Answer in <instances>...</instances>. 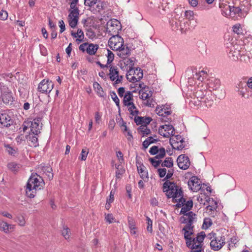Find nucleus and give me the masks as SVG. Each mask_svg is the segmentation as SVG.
<instances>
[{"instance_id":"1","label":"nucleus","mask_w":252,"mask_h":252,"mask_svg":"<svg viewBox=\"0 0 252 252\" xmlns=\"http://www.w3.org/2000/svg\"><path fill=\"white\" fill-rule=\"evenodd\" d=\"M44 182L42 178L37 173H32L27 184L26 195L31 198H33L37 190L43 188Z\"/></svg>"},{"instance_id":"2","label":"nucleus","mask_w":252,"mask_h":252,"mask_svg":"<svg viewBox=\"0 0 252 252\" xmlns=\"http://www.w3.org/2000/svg\"><path fill=\"white\" fill-rule=\"evenodd\" d=\"M193 215L192 213H190L189 216L182 219V223L186 224V225L183 227V231H184V238L186 240V244L188 247H191V244H196L197 242L196 241V237L192 238L191 235L193 234V229L194 225L193 223L194 222L195 219L192 217Z\"/></svg>"},{"instance_id":"3","label":"nucleus","mask_w":252,"mask_h":252,"mask_svg":"<svg viewBox=\"0 0 252 252\" xmlns=\"http://www.w3.org/2000/svg\"><path fill=\"white\" fill-rule=\"evenodd\" d=\"M163 191L165 192L168 198H173L177 201V198L181 196L183 193L182 188L176 183L169 180L165 181L163 184Z\"/></svg>"},{"instance_id":"4","label":"nucleus","mask_w":252,"mask_h":252,"mask_svg":"<svg viewBox=\"0 0 252 252\" xmlns=\"http://www.w3.org/2000/svg\"><path fill=\"white\" fill-rule=\"evenodd\" d=\"M230 46H227V48L230 49L228 55L229 57L231 58L233 60L237 61L239 60V57H242L246 54V50L243 45L233 42L230 43Z\"/></svg>"},{"instance_id":"5","label":"nucleus","mask_w":252,"mask_h":252,"mask_svg":"<svg viewBox=\"0 0 252 252\" xmlns=\"http://www.w3.org/2000/svg\"><path fill=\"white\" fill-rule=\"evenodd\" d=\"M208 237L211 240L210 247L212 250L217 251L220 250L225 245L224 236H217L215 233H210L208 235Z\"/></svg>"},{"instance_id":"6","label":"nucleus","mask_w":252,"mask_h":252,"mask_svg":"<svg viewBox=\"0 0 252 252\" xmlns=\"http://www.w3.org/2000/svg\"><path fill=\"white\" fill-rule=\"evenodd\" d=\"M116 35L112 34V36L110 38L108 43L110 47L113 50H118L123 46L124 39L118 33Z\"/></svg>"},{"instance_id":"7","label":"nucleus","mask_w":252,"mask_h":252,"mask_svg":"<svg viewBox=\"0 0 252 252\" xmlns=\"http://www.w3.org/2000/svg\"><path fill=\"white\" fill-rule=\"evenodd\" d=\"M193 206V202L192 200H189L187 201V202L184 204V206H182V208L180 211V214H182L184 215L182 216L180 218V221L182 223V219L184 218L185 219V217H188V216H189V215L190 213H192L194 215H191L190 214V216H192L193 218L195 219L194 222L196 221L197 220V217L196 215L193 212L190 211L188 212L189 211L192 207Z\"/></svg>"},{"instance_id":"8","label":"nucleus","mask_w":252,"mask_h":252,"mask_svg":"<svg viewBox=\"0 0 252 252\" xmlns=\"http://www.w3.org/2000/svg\"><path fill=\"white\" fill-rule=\"evenodd\" d=\"M54 87V84L49 80H43L38 85V90L41 93L49 94Z\"/></svg>"},{"instance_id":"9","label":"nucleus","mask_w":252,"mask_h":252,"mask_svg":"<svg viewBox=\"0 0 252 252\" xmlns=\"http://www.w3.org/2000/svg\"><path fill=\"white\" fill-rule=\"evenodd\" d=\"M0 90L1 91V98L4 103L8 104L12 101L13 97L11 93L7 91L8 88L1 82H0Z\"/></svg>"},{"instance_id":"10","label":"nucleus","mask_w":252,"mask_h":252,"mask_svg":"<svg viewBox=\"0 0 252 252\" xmlns=\"http://www.w3.org/2000/svg\"><path fill=\"white\" fill-rule=\"evenodd\" d=\"M107 26V32L110 34L118 33L121 30L120 23L116 20L108 22Z\"/></svg>"},{"instance_id":"11","label":"nucleus","mask_w":252,"mask_h":252,"mask_svg":"<svg viewBox=\"0 0 252 252\" xmlns=\"http://www.w3.org/2000/svg\"><path fill=\"white\" fill-rule=\"evenodd\" d=\"M177 162L178 167L183 170L187 169L190 164L189 157L185 155H180L177 159Z\"/></svg>"},{"instance_id":"12","label":"nucleus","mask_w":252,"mask_h":252,"mask_svg":"<svg viewBox=\"0 0 252 252\" xmlns=\"http://www.w3.org/2000/svg\"><path fill=\"white\" fill-rule=\"evenodd\" d=\"M200 181L196 176H192L188 182L189 188L193 191H197L201 188Z\"/></svg>"},{"instance_id":"13","label":"nucleus","mask_w":252,"mask_h":252,"mask_svg":"<svg viewBox=\"0 0 252 252\" xmlns=\"http://www.w3.org/2000/svg\"><path fill=\"white\" fill-rule=\"evenodd\" d=\"M134 75L135 76H132L131 79H129L128 75L126 74L127 79L129 81H132L133 82H136L139 81L143 76V70L139 67H134Z\"/></svg>"},{"instance_id":"14","label":"nucleus","mask_w":252,"mask_h":252,"mask_svg":"<svg viewBox=\"0 0 252 252\" xmlns=\"http://www.w3.org/2000/svg\"><path fill=\"white\" fill-rule=\"evenodd\" d=\"M0 123L5 127H9L13 124V120L10 116L6 113L0 114Z\"/></svg>"},{"instance_id":"15","label":"nucleus","mask_w":252,"mask_h":252,"mask_svg":"<svg viewBox=\"0 0 252 252\" xmlns=\"http://www.w3.org/2000/svg\"><path fill=\"white\" fill-rule=\"evenodd\" d=\"M238 86V92L242 97L247 99L252 98V91L247 90V89L244 90L241 82L239 83Z\"/></svg>"},{"instance_id":"16","label":"nucleus","mask_w":252,"mask_h":252,"mask_svg":"<svg viewBox=\"0 0 252 252\" xmlns=\"http://www.w3.org/2000/svg\"><path fill=\"white\" fill-rule=\"evenodd\" d=\"M118 55L122 59H126L130 55V49L129 48L123 44V47L117 50Z\"/></svg>"},{"instance_id":"17","label":"nucleus","mask_w":252,"mask_h":252,"mask_svg":"<svg viewBox=\"0 0 252 252\" xmlns=\"http://www.w3.org/2000/svg\"><path fill=\"white\" fill-rule=\"evenodd\" d=\"M14 229V225L8 224L7 222L0 220V231H3L5 233H8Z\"/></svg>"},{"instance_id":"18","label":"nucleus","mask_w":252,"mask_h":252,"mask_svg":"<svg viewBox=\"0 0 252 252\" xmlns=\"http://www.w3.org/2000/svg\"><path fill=\"white\" fill-rule=\"evenodd\" d=\"M75 11L68 15V22L72 28H74L78 23L79 14H75Z\"/></svg>"},{"instance_id":"19","label":"nucleus","mask_w":252,"mask_h":252,"mask_svg":"<svg viewBox=\"0 0 252 252\" xmlns=\"http://www.w3.org/2000/svg\"><path fill=\"white\" fill-rule=\"evenodd\" d=\"M134 120L137 125H141V126H142L146 125L147 126L151 122L152 119L151 118L149 117H144L135 116Z\"/></svg>"},{"instance_id":"20","label":"nucleus","mask_w":252,"mask_h":252,"mask_svg":"<svg viewBox=\"0 0 252 252\" xmlns=\"http://www.w3.org/2000/svg\"><path fill=\"white\" fill-rule=\"evenodd\" d=\"M194 13L192 11H186L184 13V16L185 17V21L184 22V24H185V23H187L188 26L191 24V21H194Z\"/></svg>"},{"instance_id":"21","label":"nucleus","mask_w":252,"mask_h":252,"mask_svg":"<svg viewBox=\"0 0 252 252\" xmlns=\"http://www.w3.org/2000/svg\"><path fill=\"white\" fill-rule=\"evenodd\" d=\"M109 73L108 75L112 81H114L116 79V76L119 74L118 69L116 66L110 65Z\"/></svg>"},{"instance_id":"22","label":"nucleus","mask_w":252,"mask_h":252,"mask_svg":"<svg viewBox=\"0 0 252 252\" xmlns=\"http://www.w3.org/2000/svg\"><path fill=\"white\" fill-rule=\"evenodd\" d=\"M220 8L221 9L223 15L226 16L231 15V6L226 3H220Z\"/></svg>"},{"instance_id":"23","label":"nucleus","mask_w":252,"mask_h":252,"mask_svg":"<svg viewBox=\"0 0 252 252\" xmlns=\"http://www.w3.org/2000/svg\"><path fill=\"white\" fill-rule=\"evenodd\" d=\"M38 123V119H34L33 122H32L31 124V131L35 135H37L40 133Z\"/></svg>"},{"instance_id":"24","label":"nucleus","mask_w":252,"mask_h":252,"mask_svg":"<svg viewBox=\"0 0 252 252\" xmlns=\"http://www.w3.org/2000/svg\"><path fill=\"white\" fill-rule=\"evenodd\" d=\"M180 141L185 142L184 139L180 135H177L174 138H170L169 140L170 144L173 149H175V147L179 143Z\"/></svg>"},{"instance_id":"25","label":"nucleus","mask_w":252,"mask_h":252,"mask_svg":"<svg viewBox=\"0 0 252 252\" xmlns=\"http://www.w3.org/2000/svg\"><path fill=\"white\" fill-rule=\"evenodd\" d=\"M137 170L138 171L139 174L140 175L141 178L142 179H144L145 178H148V173L147 170H145V167L144 165L141 163L139 164V166L137 165Z\"/></svg>"},{"instance_id":"26","label":"nucleus","mask_w":252,"mask_h":252,"mask_svg":"<svg viewBox=\"0 0 252 252\" xmlns=\"http://www.w3.org/2000/svg\"><path fill=\"white\" fill-rule=\"evenodd\" d=\"M98 48V45L97 44H94L93 43H91L90 44H88V46L86 48V52L88 54L93 55L95 54Z\"/></svg>"},{"instance_id":"27","label":"nucleus","mask_w":252,"mask_h":252,"mask_svg":"<svg viewBox=\"0 0 252 252\" xmlns=\"http://www.w3.org/2000/svg\"><path fill=\"white\" fill-rule=\"evenodd\" d=\"M207 92L205 90H197L194 93V96L198 99L199 101L202 102V100L206 97Z\"/></svg>"},{"instance_id":"28","label":"nucleus","mask_w":252,"mask_h":252,"mask_svg":"<svg viewBox=\"0 0 252 252\" xmlns=\"http://www.w3.org/2000/svg\"><path fill=\"white\" fill-rule=\"evenodd\" d=\"M70 3V9L69 10V13H72L75 11V14H79V10L76 6L79 0H71Z\"/></svg>"},{"instance_id":"29","label":"nucleus","mask_w":252,"mask_h":252,"mask_svg":"<svg viewBox=\"0 0 252 252\" xmlns=\"http://www.w3.org/2000/svg\"><path fill=\"white\" fill-rule=\"evenodd\" d=\"M137 131L139 133L142 134V136L147 135L151 133V130L147 127V126L145 125L140 126L137 128Z\"/></svg>"},{"instance_id":"30","label":"nucleus","mask_w":252,"mask_h":252,"mask_svg":"<svg viewBox=\"0 0 252 252\" xmlns=\"http://www.w3.org/2000/svg\"><path fill=\"white\" fill-rule=\"evenodd\" d=\"M71 35L74 37H78L76 41L79 42L82 41L84 39V33L81 29H78L76 33L72 31L71 32Z\"/></svg>"},{"instance_id":"31","label":"nucleus","mask_w":252,"mask_h":252,"mask_svg":"<svg viewBox=\"0 0 252 252\" xmlns=\"http://www.w3.org/2000/svg\"><path fill=\"white\" fill-rule=\"evenodd\" d=\"M209 88L212 89L214 91H215L220 87V80L216 79L211 80L209 83Z\"/></svg>"},{"instance_id":"32","label":"nucleus","mask_w":252,"mask_h":252,"mask_svg":"<svg viewBox=\"0 0 252 252\" xmlns=\"http://www.w3.org/2000/svg\"><path fill=\"white\" fill-rule=\"evenodd\" d=\"M183 12H184V11L182 7H179V8H175L174 10V13L175 14L174 18H175V19L179 20V21H180V24L181 27H182V21L180 20V16H182ZM181 28L182 29H183V28Z\"/></svg>"},{"instance_id":"33","label":"nucleus","mask_w":252,"mask_h":252,"mask_svg":"<svg viewBox=\"0 0 252 252\" xmlns=\"http://www.w3.org/2000/svg\"><path fill=\"white\" fill-rule=\"evenodd\" d=\"M214 94L216 96V97L221 99L225 97V92L223 89L220 87L214 91Z\"/></svg>"},{"instance_id":"34","label":"nucleus","mask_w":252,"mask_h":252,"mask_svg":"<svg viewBox=\"0 0 252 252\" xmlns=\"http://www.w3.org/2000/svg\"><path fill=\"white\" fill-rule=\"evenodd\" d=\"M173 160L172 158H166L163 162L161 163L162 167H166L167 168H171L173 166Z\"/></svg>"},{"instance_id":"35","label":"nucleus","mask_w":252,"mask_h":252,"mask_svg":"<svg viewBox=\"0 0 252 252\" xmlns=\"http://www.w3.org/2000/svg\"><path fill=\"white\" fill-rule=\"evenodd\" d=\"M133 100V94L130 91L127 92L124 97L123 103L126 106V104H127L129 103V102H131V100Z\"/></svg>"},{"instance_id":"36","label":"nucleus","mask_w":252,"mask_h":252,"mask_svg":"<svg viewBox=\"0 0 252 252\" xmlns=\"http://www.w3.org/2000/svg\"><path fill=\"white\" fill-rule=\"evenodd\" d=\"M152 94L153 93L151 91H149V93H146L143 90H140L139 91V94L140 95V98L143 100H146L148 98H151L152 96Z\"/></svg>"},{"instance_id":"37","label":"nucleus","mask_w":252,"mask_h":252,"mask_svg":"<svg viewBox=\"0 0 252 252\" xmlns=\"http://www.w3.org/2000/svg\"><path fill=\"white\" fill-rule=\"evenodd\" d=\"M122 126L124 127V130L123 132L126 136H128V137H127L128 141H131L133 139V136H132L130 130L126 126V123L123 122V124L122 125Z\"/></svg>"},{"instance_id":"38","label":"nucleus","mask_w":252,"mask_h":252,"mask_svg":"<svg viewBox=\"0 0 252 252\" xmlns=\"http://www.w3.org/2000/svg\"><path fill=\"white\" fill-rule=\"evenodd\" d=\"M126 106H129L128 111L130 112V114L134 116L139 113V111L137 110L133 111V109H136V107L132 102H129L128 103L126 104Z\"/></svg>"},{"instance_id":"39","label":"nucleus","mask_w":252,"mask_h":252,"mask_svg":"<svg viewBox=\"0 0 252 252\" xmlns=\"http://www.w3.org/2000/svg\"><path fill=\"white\" fill-rule=\"evenodd\" d=\"M125 63L128 66V67H129V70L128 71V73H130L133 70V69H134V61L131 59H127L125 62Z\"/></svg>"},{"instance_id":"40","label":"nucleus","mask_w":252,"mask_h":252,"mask_svg":"<svg viewBox=\"0 0 252 252\" xmlns=\"http://www.w3.org/2000/svg\"><path fill=\"white\" fill-rule=\"evenodd\" d=\"M205 236L206 235L204 231H201L200 233H198L196 237V241L197 242V243L202 244Z\"/></svg>"},{"instance_id":"41","label":"nucleus","mask_w":252,"mask_h":252,"mask_svg":"<svg viewBox=\"0 0 252 252\" xmlns=\"http://www.w3.org/2000/svg\"><path fill=\"white\" fill-rule=\"evenodd\" d=\"M116 178L119 179L121 178V175L125 173V170L120 165H118L116 167Z\"/></svg>"},{"instance_id":"42","label":"nucleus","mask_w":252,"mask_h":252,"mask_svg":"<svg viewBox=\"0 0 252 252\" xmlns=\"http://www.w3.org/2000/svg\"><path fill=\"white\" fill-rule=\"evenodd\" d=\"M175 201L178 202V203L176 205V206L178 207H181V206L184 205V204L187 202V201H186V199L183 197V193L182 194L181 196H179L178 198H177V201Z\"/></svg>"},{"instance_id":"43","label":"nucleus","mask_w":252,"mask_h":252,"mask_svg":"<svg viewBox=\"0 0 252 252\" xmlns=\"http://www.w3.org/2000/svg\"><path fill=\"white\" fill-rule=\"evenodd\" d=\"M107 52H108V54H107V64H109L113 61L114 59V55L113 53V52L109 49L107 50Z\"/></svg>"},{"instance_id":"44","label":"nucleus","mask_w":252,"mask_h":252,"mask_svg":"<svg viewBox=\"0 0 252 252\" xmlns=\"http://www.w3.org/2000/svg\"><path fill=\"white\" fill-rule=\"evenodd\" d=\"M146 221H147V231L149 232L150 233H152V232H153V229H152L153 221L150 219V218H149L148 217H146Z\"/></svg>"},{"instance_id":"45","label":"nucleus","mask_w":252,"mask_h":252,"mask_svg":"<svg viewBox=\"0 0 252 252\" xmlns=\"http://www.w3.org/2000/svg\"><path fill=\"white\" fill-rule=\"evenodd\" d=\"M156 112L157 113V114H158L159 116H162V117H165L166 115H170L171 113V111H164V113H163V109H161V110H158V108H156Z\"/></svg>"},{"instance_id":"46","label":"nucleus","mask_w":252,"mask_h":252,"mask_svg":"<svg viewBox=\"0 0 252 252\" xmlns=\"http://www.w3.org/2000/svg\"><path fill=\"white\" fill-rule=\"evenodd\" d=\"M6 148V150L9 154L14 156L15 154L17 153V149H15L10 146L9 145H6L5 146Z\"/></svg>"},{"instance_id":"47","label":"nucleus","mask_w":252,"mask_h":252,"mask_svg":"<svg viewBox=\"0 0 252 252\" xmlns=\"http://www.w3.org/2000/svg\"><path fill=\"white\" fill-rule=\"evenodd\" d=\"M70 233V229L67 227H64L63 229L62 230V235L66 240L69 239Z\"/></svg>"},{"instance_id":"48","label":"nucleus","mask_w":252,"mask_h":252,"mask_svg":"<svg viewBox=\"0 0 252 252\" xmlns=\"http://www.w3.org/2000/svg\"><path fill=\"white\" fill-rule=\"evenodd\" d=\"M149 161L155 168H157L159 166L160 164L161 163V160H156L154 158H150L149 159Z\"/></svg>"},{"instance_id":"49","label":"nucleus","mask_w":252,"mask_h":252,"mask_svg":"<svg viewBox=\"0 0 252 252\" xmlns=\"http://www.w3.org/2000/svg\"><path fill=\"white\" fill-rule=\"evenodd\" d=\"M206 72L204 70H202L201 71H199L198 72V73H196V78L198 80L202 81L204 79V78L206 77Z\"/></svg>"},{"instance_id":"50","label":"nucleus","mask_w":252,"mask_h":252,"mask_svg":"<svg viewBox=\"0 0 252 252\" xmlns=\"http://www.w3.org/2000/svg\"><path fill=\"white\" fill-rule=\"evenodd\" d=\"M212 224V221L210 219L205 218L204 220V222L203 224V227L204 228L207 229L211 226Z\"/></svg>"},{"instance_id":"51","label":"nucleus","mask_w":252,"mask_h":252,"mask_svg":"<svg viewBox=\"0 0 252 252\" xmlns=\"http://www.w3.org/2000/svg\"><path fill=\"white\" fill-rule=\"evenodd\" d=\"M163 126H161L158 128V133L164 137H168L169 136V132L165 133L163 132Z\"/></svg>"},{"instance_id":"52","label":"nucleus","mask_w":252,"mask_h":252,"mask_svg":"<svg viewBox=\"0 0 252 252\" xmlns=\"http://www.w3.org/2000/svg\"><path fill=\"white\" fill-rule=\"evenodd\" d=\"M88 153V151L86 149H82L80 154V157H79L80 159L81 160H85L86 159Z\"/></svg>"},{"instance_id":"53","label":"nucleus","mask_w":252,"mask_h":252,"mask_svg":"<svg viewBox=\"0 0 252 252\" xmlns=\"http://www.w3.org/2000/svg\"><path fill=\"white\" fill-rule=\"evenodd\" d=\"M7 166L8 168L12 171H16L19 168L18 165L15 162L8 163Z\"/></svg>"},{"instance_id":"54","label":"nucleus","mask_w":252,"mask_h":252,"mask_svg":"<svg viewBox=\"0 0 252 252\" xmlns=\"http://www.w3.org/2000/svg\"><path fill=\"white\" fill-rule=\"evenodd\" d=\"M174 173V170L173 169H170L168 170L167 174H166L165 177L163 180V181H167L168 179H170L173 176Z\"/></svg>"},{"instance_id":"55","label":"nucleus","mask_w":252,"mask_h":252,"mask_svg":"<svg viewBox=\"0 0 252 252\" xmlns=\"http://www.w3.org/2000/svg\"><path fill=\"white\" fill-rule=\"evenodd\" d=\"M97 3V0H84V4L90 7L94 6Z\"/></svg>"},{"instance_id":"56","label":"nucleus","mask_w":252,"mask_h":252,"mask_svg":"<svg viewBox=\"0 0 252 252\" xmlns=\"http://www.w3.org/2000/svg\"><path fill=\"white\" fill-rule=\"evenodd\" d=\"M158 147L157 146H154L152 147L150 150L149 153L152 155H155L158 154Z\"/></svg>"},{"instance_id":"57","label":"nucleus","mask_w":252,"mask_h":252,"mask_svg":"<svg viewBox=\"0 0 252 252\" xmlns=\"http://www.w3.org/2000/svg\"><path fill=\"white\" fill-rule=\"evenodd\" d=\"M30 140L34 147H36L38 146V138L35 135L31 137Z\"/></svg>"},{"instance_id":"58","label":"nucleus","mask_w":252,"mask_h":252,"mask_svg":"<svg viewBox=\"0 0 252 252\" xmlns=\"http://www.w3.org/2000/svg\"><path fill=\"white\" fill-rule=\"evenodd\" d=\"M202 102H204L207 107H211L213 104V100L212 99H209L206 97Z\"/></svg>"},{"instance_id":"59","label":"nucleus","mask_w":252,"mask_h":252,"mask_svg":"<svg viewBox=\"0 0 252 252\" xmlns=\"http://www.w3.org/2000/svg\"><path fill=\"white\" fill-rule=\"evenodd\" d=\"M123 79V76L122 75H120L119 74L116 76V79L114 81L113 85L114 87H116L117 84L121 83L122 82Z\"/></svg>"},{"instance_id":"60","label":"nucleus","mask_w":252,"mask_h":252,"mask_svg":"<svg viewBox=\"0 0 252 252\" xmlns=\"http://www.w3.org/2000/svg\"><path fill=\"white\" fill-rule=\"evenodd\" d=\"M158 172L159 176L160 178H163L165 176L167 171L165 168H159L158 169Z\"/></svg>"},{"instance_id":"61","label":"nucleus","mask_w":252,"mask_h":252,"mask_svg":"<svg viewBox=\"0 0 252 252\" xmlns=\"http://www.w3.org/2000/svg\"><path fill=\"white\" fill-rule=\"evenodd\" d=\"M8 17V13L7 11L4 10H1L0 12V19L2 20H5L7 19Z\"/></svg>"},{"instance_id":"62","label":"nucleus","mask_w":252,"mask_h":252,"mask_svg":"<svg viewBox=\"0 0 252 252\" xmlns=\"http://www.w3.org/2000/svg\"><path fill=\"white\" fill-rule=\"evenodd\" d=\"M41 170L45 174H47L48 172H50V171H52V168L48 166H41Z\"/></svg>"},{"instance_id":"63","label":"nucleus","mask_w":252,"mask_h":252,"mask_svg":"<svg viewBox=\"0 0 252 252\" xmlns=\"http://www.w3.org/2000/svg\"><path fill=\"white\" fill-rule=\"evenodd\" d=\"M202 246H203V244H200V243H198V244H191V247H189V248L192 249V250H199V249H202Z\"/></svg>"},{"instance_id":"64","label":"nucleus","mask_w":252,"mask_h":252,"mask_svg":"<svg viewBox=\"0 0 252 252\" xmlns=\"http://www.w3.org/2000/svg\"><path fill=\"white\" fill-rule=\"evenodd\" d=\"M241 9L238 7H234V6H231V14L233 13L234 15L236 14H239L241 12Z\"/></svg>"}]
</instances>
